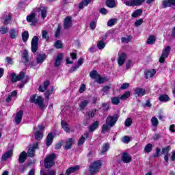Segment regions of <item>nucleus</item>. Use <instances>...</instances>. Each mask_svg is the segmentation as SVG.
Segmentation results:
<instances>
[{
  "label": "nucleus",
  "mask_w": 175,
  "mask_h": 175,
  "mask_svg": "<svg viewBox=\"0 0 175 175\" xmlns=\"http://www.w3.org/2000/svg\"><path fill=\"white\" fill-rule=\"evenodd\" d=\"M38 13L41 14V18L42 20L46 18L47 16V10H46V8L41 7L40 8H36L34 12H32L31 14L27 16V21L29 23H32V25H35V24H36V21H38L36 16Z\"/></svg>",
  "instance_id": "1"
},
{
  "label": "nucleus",
  "mask_w": 175,
  "mask_h": 175,
  "mask_svg": "<svg viewBox=\"0 0 175 175\" xmlns=\"http://www.w3.org/2000/svg\"><path fill=\"white\" fill-rule=\"evenodd\" d=\"M118 120L117 116H108L106 120V124L103 125L101 133H106V132H109L110 129L116 125Z\"/></svg>",
  "instance_id": "2"
},
{
  "label": "nucleus",
  "mask_w": 175,
  "mask_h": 175,
  "mask_svg": "<svg viewBox=\"0 0 175 175\" xmlns=\"http://www.w3.org/2000/svg\"><path fill=\"white\" fill-rule=\"evenodd\" d=\"M56 155L54 153L49 154L44 159V166L46 169H50L53 167L55 163Z\"/></svg>",
  "instance_id": "3"
},
{
  "label": "nucleus",
  "mask_w": 175,
  "mask_h": 175,
  "mask_svg": "<svg viewBox=\"0 0 175 175\" xmlns=\"http://www.w3.org/2000/svg\"><path fill=\"white\" fill-rule=\"evenodd\" d=\"M100 166H102V161H94L90 166L89 172L91 175L95 174V173H98L99 170L100 169Z\"/></svg>",
  "instance_id": "4"
},
{
  "label": "nucleus",
  "mask_w": 175,
  "mask_h": 175,
  "mask_svg": "<svg viewBox=\"0 0 175 175\" xmlns=\"http://www.w3.org/2000/svg\"><path fill=\"white\" fill-rule=\"evenodd\" d=\"M30 101L31 102V103H35L36 105H38L40 107V109H43V107H44L43 98L41 96L33 95L30 97Z\"/></svg>",
  "instance_id": "5"
},
{
  "label": "nucleus",
  "mask_w": 175,
  "mask_h": 175,
  "mask_svg": "<svg viewBox=\"0 0 175 175\" xmlns=\"http://www.w3.org/2000/svg\"><path fill=\"white\" fill-rule=\"evenodd\" d=\"M38 147H39V142H36L33 145H30L27 151L28 157L33 158L35 157V151L38 150Z\"/></svg>",
  "instance_id": "6"
},
{
  "label": "nucleus",
  "mask_w": 175,
  "mask_h": 175,
  "mask_svg": "<svg viewBox=\"0 0 175 175\" xmlns=\"http://www.w3.org/2000/svg\"><path fill=\"white\" fill-rule=\"evenodd\" d=\"M172 50V47L167 46L164 48V51H163L160 59L159 62L163 64L165 62V59L169 57V54L170 53V51Z\"/></svg>",
  "instance_id": "7"
},
{
  "label": "nucleus",
  "mask_w": 175,
  "mask_h": 175,
  "mask_svg": "<svg viewBox=\"0 0 175 175\" xmlns=\"http://www.w3.org/2000/svg\"><path fill=\"white\" fill-rule=\"evenodd\" d=\"M43 129H44L43 125H39L37 129H35V137L37 140H42L43 139V133L42 132Z\"/></svg>",
  "instance_id": "8"
},
{
  "label": "nucleus",
  "mask_w": 175,
  "mask_h": 175,
  "mask_svg": "<svg viewBox=\"0 0 175 175\" xmlns=\"http://www.w3.org/2000/svg\"><path fill=\"white\" fill-rule=\"evenodd\" d=\"M146 0H129L124 2L126 6H140Z\"/></svg>",
  "instance_id": "9"
},
{
  "label": "nucleus",
  "mask_w": 175,
  "mask_h": 175,
  "mask_svg": "<svg viewBox=\"0 0 175 175\" xmlns=\"http://www.w3.org/2000/svg\"><path fill=\"white\" fill-rule=\"evenodd\" d=\"M123 163H131L132 162V156L128 152H123L121 156Z\"/></svg>",
  "instance_id": "10"
},
{
  "label": "nucleus",
  "mask_w": 175,
  "mask_h": 175,
  "mask_svg": "<svg viewBox=\"0 0 175 175\" xmlns=\"http://www.w3.org/2000/svg\"><path fill=\"white\" fill-rule=\"evenodd\" d=\"M39 41V38L38 36H34L31 40V51L32 53H36L38 51V42Z\"/></svg>",
  "instance_id": "11"
},
{
  "label": "nucleus",
  "mask_w": 175,
  "mask_h": 175,
  "mask_svg": "<svg viewBox=\"0 0 175 175\" xmlns=\"http://www.w3.org/2000/svg\"><path fill=\"white\" fill-rule=\"evenodd\" d=\"M24 79V72H21L19 75H16V73L11 74V80L12 81H20V80H23Z\"/></svg>",
  "instance_id": "12"
},
{
  "label": "nucleus",
  "mask_w": 175,
  "mask_h": 175,
  "mask_svg": "<svg viewBox=\"0 0 175 175\" xmlns=\"http://www.w3.org/2000/svg\"><path fill=\"white\" fill-rule=\"evenodd\" d=\"M162 6L164 8L175 6V0H164L162 3Z\"/></svg>",
  "instance_id": "13"
},
{
  "label": "nucleus",
  "mask_w": 175,
  "mask_h": 175,
  "mask_svg": "<svg viewBox=\"0 0 175 175\" xmlns=\"http://www.w3.org/2000/svg\"><path fill=\"white\" fill-rule=\"evenodd\" d=\"M64 25L65 29H68L73 25V24L72 23V18L70 16H67L65 18Z\"/></svg>",
  "instance_id": "14"
},
{
  "label": "nucleus",
  "mask_w": 175,
  "mask_h": 175,
  "mask_svg": "<svg viewBox=\"0 0 175 175\" xmlns=\"http://www.w3.org/2000/svg\"><path fill=\"white\" fill-rule=\"evenodd\" d=\"M23 114H24V112L23 111H19L16 113L14 118L16 124L21 123V121L23 120Z\"/></svg>",
  "instance_id": "15"
},
{
  "label": "nucleus",
  "mask_w": 175,
  "mask_h": 175,
  "mask_svg": "<svg viewBox=\"0 0 175 175\" xmlns=\"http://www.w3.org/2000/svg\"><path fill=\"white\" fill-rule=\"evenodd\" d=\"M126 59V54L122 53L119 55L118 59V64L119 66H122L124 65V63L125 62Z\"/></svg>",
  "instance_id": "16"
},
{
  "label": "nucleus",
  "mask_w": 175,
  "mask_h": 175,
  "mask_svg": "<svg viewBox=\"0 0 175 175\" xmlns=\"http://www.w3.org/2000/svg\"><path fill=\"white\" fill-rule=\"evenodd\" d=\"M9 33L11 39L18 38V29H10Z\"/></svg>",
  "instance_id": "17"
},
{
  "label": "nucleus",
  "mask_w": 175,
  "mask_h": 175,
  "mask_svg": "<svg viewBox=\"0 0 175 175\" xmlns=\"http://www.w3.org/2000/svg\"><path fill=\"white\" fill-rule=\"evenodd\" d=\"M79 169L80 166L79 165L71 167L66 170L65 175H70L72 174V173H76V172H77V170H79Z\"/></svg>",
  "instance_id": "18"
},
{
  "label": "nucleus",
  "mask_w": 175,
  "mask_h": 175,
  "mask_svg": "<svg viewBox=\"0 0 175 175\" xmlns=\"http://www.w3.org/2000/svg\"><path fill=\"white\" fill-rule=\"evenodd\" d=\"M73 144H75V139L72 138L68 139L64 146L65 150H70Z\"/></svg>",
  "instance_id": "19"
},
{
  "label": "nucleus",
  "mask_w": 175,
  "mask_h": 175,
  "mask_svg": "<svg viewBox=\"0 0 175 175\" xmlns=\"http://www.w3.org/2000/svg\"><path fill=\"white\" fill-rule=\"evenodd\" d=\"M90 137V133H85L83 135H82L78 142V146H83L84 142H85V138L88 139Z\"/></svg>",
  "instance_id": "20"
},
{
  "label": "nucleus",
  "mask_w": 175,
  "mask_h": 175,
  "mask_svg": "<svg viewBox=\"0 0 175 175\" xmlns=\"http://www.w3.org/2000/svg\"><path fill=\"white\" fill-rule=\"evenodd\" d=\"M27 157H28V154L26 153L25 151L22 152L18 157V161L20 163H24L25 161H27Z\"/></svg>",
  "instance_id": "21"
},
{
  "label": "nucleus",
  "mask_w": 175,
  "mask_h": 175,
  "mask_svg": "<svg viewBox=\"0 0 175 175\" xmlns=\"http://www.w3.org/2000/svg\"><path fill=\"white\" fill-rule=\"evenodd\" d=\"M62 58H64V55L62 53H59L55 59V66L58 67L61 65Z\"/></svg>",
  "instance_id": "22"
},
{
  "label": "nucleus",
  "mask_w": 175,
  "mask_h": 175,
  "mask_svg": "<svg viewBox=\"0 0 175 175\" xmlns=\"http://www.w3.org/2000/svg\"><path fill=\"white\" fill-rule=\"evenodd\" d=\"M54 139V135H53V133H49L46 137V146L47 147H49V146H51L53 144V140Z\"/></svg>",
  "instance_id": "23"
},
{
  "label": "nucleus",
  "mask_w": 175,
  "mask_h": 175,
  "mask_svg": "<svg viewBox=\"0 0 175 175\" xmlns=\"http://www.w3.org/2000/svg\"><path fill=\"white\" fill-rule=\"evenodd\" d=\"M84 62V59L83 58H80L79 59L78 62H77V65H76L75 66L72 67L70 72H75V70H76L77 69H79V68H80V66H81V65H83Z\"/></svg>",
  "instance_id": "24"
},
{
  "label": "nucleus",
  "mask_w": 175,
  "mask_h": 175,
  "mask_svg": "<svg viewBox=\"0 0 175 175\" xmlns=\"http://www.w3.org/2000/svg\"><path fill=\"white\" fill-rule=\"evenodd\" d=\"M41 175H56L57 172L54 170H41Z\"/></svg>",
  "instance_id": "25"
},
{
  "label": "nucleus",
  "mask_w": 175,
  "mask_h": 175,
  "mask_svg": "<svg viewBox=\"0 0 175 175\" xmlns=\"http://www.w3.org/2000/svg\"><path fill=\"white\" fill-rule=\"evenodd\" d=\"M2 20H3V23L5 24V25H8V24L10 23V20H12V16L6 13L3 16Z\"/></svg>",
  "instance_id": "26"
},
{
  "label": "nucleus",
  "mask_w": 175,
  "mask_h": 175,
  "mask_svg": "<svg viewBox=\"0 0 175 175\" xmlns=\"http://www.w3.org/2000/svg\"><path fill=\"white\" fill-rule=\"evenodd\" d=\"M62 128H63L64 131L66 132L67 133H69L70 132V127H69V125H68V123L62 120L61 122Z\"/></svg>",
  "instance_id": "27"
},
{
  "label": "nucleus",
  "mask_w": 175,
  "mask_h": 175,
  "mask_svg": "<svg viewBox=\"0 0 175 175\" xmlns=\"http://www.w3.org/2000/svg\"><path fill=\"white\" fill-rule=\"evenodd\" d=\"M12 155H13V150H10L2 155L1 159L2 161H6L8 158H10Z\"/></svg>",
  "instance_id": "28"
},
{
  "label": "nucleus",
  "mask_w": 175,
  "mask_h": 175,
  "mask_svg": "<svg viewBox=\"0 0 175 175\" xmlns=\"http://www.w3.org/2000/svg\"><path fill=\"white\" fill-rule=\"evenodd\" d=\"M50 85V82H49L48 81L44 82L43 85H40L39 87V91L40 92H44V91H46V90H47V88H49V85Z\"/></svg>",
  "instance_id": "29"
},
{
  "label": "nucleus",
  "mask_w": 175,
  "mask_h": 175,
  "mask_svg": "<svg viewBox=\"0 0 175 175\" xmlns=\"http://www.w3.org/2000/svg\"><path fill=\"white\" fill-rule=\"evenodd\" d=\"M155 70H150L145 72V77L146 79H150V77H153L155 75Z\"/></svg>",
  "instance_id": "30"
},
{
  "label": "nucleus",
  "mask_w": 175,
  "mask_h": 175,
  "mask_svg": "<svg viewBox=\"0 0 175 175\" xmlns=\"http://www.w3.org/2000/svg\"><path fill=\"white\" fill-rule=\"evenodd\" d=\"M135 93L138 96H143L146 95V90L142 88H138L135 89Z\"/></svg>",
  "instance_id": "31"
},
{
  "label": "nucleus",
  "mask_w": 175,
  "mask_h": 175,
  "mask_svg": "<svg viewBox=\"0 0 175 175\" xmlns=\"http://www.w3.org/2000/svg\"><path fill=\"white\" fill-rule=\"evenodd\" d=\"M156 40H157V38H155V36L150 35L148 38L146 43H147V44H154V43H155Z\"/></svg>",
  "instance_id": "32"
},
{
  "label": "nucleus",
  "mask_w": 175,
  "mask_h": 175,
  "mask_svg": "<svg viewBox=\"0 0 175 175\" xmlns=\"http://www.w3.org/2000/svg\"><path fill=\"white\" fill-rule=\"evenodd\" d=\"M98 126H99V122L95 121L92 125L90 126L89 131L90 132H94V131H95Z\"/></svg>",
  "instance_id": "33"
},
{
  "label": "nucleus",
  "mask_w": 175,
  "mask_h": 175,
  "mask_svg": "<svg viewBox=\"0 0 175 175\" xmlns=\"http://www.w3.org/2000/svg\"><path fill=\"white\" fill-rule=\"evenodd\" d=\"M46 56L45 54L39 55L37 57V64H42L44 59H46Z\"/></svg>",
  "instance_id": "34"
},
{
  "label": "nucleus",
  "mask_w": 175,
  "mask_h": 175,
  "mask_svg": "<svg viewBox=\"0 0 175 175\" xmlns=\"http://www.w3.org/2000/svg\"><path fill=\"white\" fill-rule=\"evenodd\" d=\"M91 2V0H84L82 2L79 3V9H84L85 6H88V5Z\"/></svg>",
  "instance_id": "35"
},
{
  "label": "nucleus",
  "mask_w": 175,
  "mask_h": 175,
  "mask_svg": "<svg viewBox=\"0 0 175 175\" xmlns=\"http://www.w3.org/2000/svg\"><path fill=\"white\" fill-rule=\"evenodd\" d=\"M106 5L108 8H116V1L115 0H107Z\"/></svg>",
  "instance_id": "36"
},
{
  "label": "nucleus",
  "mask_w": 175,
  "mask_h": 175,
  "mask_svg": "<svg viewBox=\"0 0 175 175\" xmlns=\"http://www.w3.org/2000/svg\"><path fill=\"white\" fill-rule=\"evenodd\" d=\"M109 79L106 77H102L100 75L98 76L97 79L96 80V82L98 83V84H103V83H106Z\"/></svg>",
  "instance_id": "37"
},
{
  "label": "nucleus",
  "mask_w": 175,
  "mask_h": 175,
  "mask_svg": "<svg viewBox=\"0 0 175 175\" xmlns=\"http://www.w3.org/2000/svg\"><path fill=\"white\" fill-rule=\"evenodd\" d=\"M105 46H106V43H105V41H103V40H101L98 42L97 47L99 50H103V49H105Z\"/></svg>",
  "instance_id": "38"
},
{
  "label": "nucleus",
  "mask_w": 175,
  "mask_h": 175,
  "mask_svg": "<svg viewBox=\"0 0 175 175\" xmlns=\"http://www.w3.org/2000/svg\"><path fill=\"white\" fill-rule=\"evenodd\" d=\"M160 102H169V96L166 94H162L159 96Z\"/></svg>",
  "instance_id": "39"
},
{
  "label": "nucleus",
  "mask_w": 175,
  "mask_h": 175,
  "mask_svg": "<svg viewBox=\"0 0 175 175\" xmlns=\"http://www.w3.org/2000/svg\"><path fill=\"white\" fill-rule=\"evenodd\" d=\"M29 38V33H28V31H25L22 33V39L23 42H27L28 39Z\"/></svg>",
  "instance_id": "40"
},
{
  "label": "nucleus",
  "mask_w": 175,
  "mask_h": 175,
  "mask_svg": "<svg viewBox=\"0 0 175 175\" xmlns=\"http://www.w3.org/2000/svg\"><path fill=\"white\" fill-rule=\"evenodd\" d=\"M143 13V11L139 9L134 11V12L131 14V17H133L134 18H136V17H139Z\"/></svg>",
  "instance_id": "41"
},
{
  "label": "nucleus",
  "mask_w": 175,
  "mask_h": 175,
  "mask_svg": "<svg viewBox=\"0 0 175 175\" xmlns=\"http://www.w3.org/2000/svg\"><path fill=\"white\" fill-rule=\"evenodd\" d=\"M100 75H99L96 70H94L90 73V77L96 81L98 79V77H99Z\"/></svg>",
  "instance_id": "42"
},
{
  "label": "nucleus",
  "mask_w": 175,
  "mask_h": 175,
  "mask_svg": "<svg viewBox=\"0 0 175 175\" xmlns=\"http://www.w3.org/2000/svg\"><path fill=\"white\" fill-rule=\"evenodd\" d=\"M111 103L117 106L120 105V97H112L111 98Z\"/></svg>",
  "instance_id": "43"
},
{
  "label": "nucleus",
  "mask_w": 175,
  "mask_h": 175,
  "mask_svg": "<svg viewBox=\"0 0 175 175\" xmlns=\"http://www.w3.org/2000/svg\"><path fill=\"white\" fill-rule=\"evenodd\" d=\"M109 148H110V144H105L103 146L102 150H101V154H105L107 151L109 150Z\"/></svg>",
  "instance_id": "44"
},
{
  "label": "nucleus",
  "mask_w": 175,
  "mask_h": 175,
  "mask_svg": "<svg viewBox=\"0 0 175 175\" xmlns=\"http://www.w3.org/2000/svg\"><path fill=\"white\" fill-rule=\"evenodd\" d=\"M151 122H152V126H154L155 128H157V126H158V124H159V122L158 121V118H157L156 117H152L151 118Z\"/></svg>",
  "instance_id": "45"
},
{
  "label": "nucleus",
  "mask_w": 175,
  "mask_h": 175,
  "mask_svg": "<svg viewBox=\"0 0 175 175\" xmlns=\"http://www.w3.org/2000/svg\"><path fill=\"white\" fill-rule=\"evenodd\" d=\"M0 32L2 33V35H5V33H8V32H9V28H8L6 26H2L0 28Z\"/></svg>",
  "instance_id": "46"
},
{
  "label": "nucleus",
  "mask_w": 175,
  "mask_h": 175,
  "mask_svg": "<svg viewBox=\"0 0 175 175\" xmlns=\"http://www.w3.org/2000/svg\"><path fill=\"white\" fill-rule=\"evenodd\" d=\"M145 152H151L152 151V144H148L145 146L144 148Z\"/></svg>",
  "instance_id": "47"
},
{
  "label": "nucleus",
  "mask_w": 175,
  "mask_h": 175,
  "mask_svg": "<svg viewBox=\"0 0 175 175\" xmlns=\"http://www.w3.org/2000/svg\"><path fill=\"white\" fill-rule=\"evenodd\" d=\"M131 96V92H126L122 96L120 97V99L122 100H125V99H128Z\"/></svg>",
  "instance_id": "48"
},
{
  "label": "nucleus",
  "mask_w": 175,
  "mask_h": 175,
  "mask_svg": "<svg viewBox=\"0 0 175 175\" xmlns=\"http://www.w3.org/2000/svg\"><path fill=\"white\" fill-rule=\"evenodd\" d=\"M88 103H90V100H84L83 101H82L79 105V107L81 109H84L87 105H88Z\"/></svg>",
  "instance_id": "49"
},
{
  "label": "nucleus",
  "mask_w": 175,
  "mask_h": 175,
  "mask_svg": "<svg viewBox=\"0 0 175 175\" xmlns=\"http://www.w3.org/2000/svg\"><path fill=\"white\" fill-rule=\"evenodd\" d=\"M170 151V146H167L162 149V154H163L164 155H167L169 154Z\"/></svg>",
  "instance_id": "50"
},
{
  "label": "nucleus",
  "mask_w": 175,
  "mask_h": 175,
  "mask_svg": "<svg viewBox=\"0 0 175 175\" xmlns=\"http://www.w3.org/2000/svg\"><path fill=\"white\" fill-rule=\"evenodd\" d=\"M23 58L25 62H28V51L24 50L23 53Z\"/></svg>",
  "instance_id": "51"
},
{
  "label": "nucleus",
  "mask_w": 175,
  "mask_h": 175,
  "mask_svg": "<svg viewBox=\"0 0 175 175\" xmlns=\"http://www.w3.org/2000/svg\"><path fill=\"white\" fill-rule=\"evenodd\" d=\"M116 23H117L116 18L111 19L108 21L107 25H108V27H113V25H114V24H116Z\"/></svg>",
  "instance_id": "52"
},
{
  "label": "nucleus",
  "mask_w": 175,
  "mask_h": 175,
  "mask_svg": "<svg viewBox=\"0 0 175 175\" xmlns=\"http://www.w3.org/2000/svg\"><path fill=\"white\" fill-rule=\"evenodd\" d=\"M55 47L56 49H62V42L57 40L55 42Z\"/></svg>",
  "instance_id": "53"
},
{
  "label": "nucleus",
  "mask_w": 175,
  "mask_h": 175,
  "mask_svg": "<svg viewBox=\"0 0 175 175\" xmlns=\"http://www.w3.org/2000/svg\"><path fill=\"white\" fill-rule=\"evenodd\" d=\"M125 126L129 127L132 125V119L131 118H129L126 120L124 122Z\"/></svg>",
  "instance_id": "54"
},
{
  "label": "nucleus",
  "mask_w": 175,
  "mask_h": 175,
  "mask_svg": "<svg viewBox=\"0 0 175 175\" xmlns=\"http://www.w3.org/2000/svg\"><path fill=\"white\" fill-rule=\"evenodd\" d=\"M42 39H45L47 40L49 39V33L47 32V31L46 30L42 31Z\"/></svg>",
  "instance_id": "55"
},
{
  "label": "nucleus",
  "mask_w": 175,
  "mask_h": 175,
  "mask_svg": "<svg viewBox=\"0 0 175 175\" xmlns=\"http://www.w3.org/2000/svg\"><path fill=\"white\" fill-rule=\"evenodd\" d=\"M85 88H86L85 84L82 83V84L80 85V87H79V93H80V94H83V92H84L85 91Z\"/></svg>",
  "instance_id": "56"
},
{
  "label": "nucleus",
  "mask_w": 175,
  "mask_h": 175,
  "mask_svg": "<svg viewBox=\"0 0 175 175\" xmlns=\"http://www.w3.org/2000/svg\"><path fill=\"white\" fill-rule=\"evenodd\" d=\"M131 36H129V37H123L122 38V42L123 43H129V42H131Z\"/></svg>",
  "instance_id": "57"
},
{
  "label": "nucleus",
  "mask_w": 175,
  "mask_h": 175,
  "mask_svg": "<svg viewBox=\"0 0 175 175\" xmlns=\"http://www.w3.org/2000/svg\"><path fill=\"white\" fill-rule=\"evenodd\" d=\"M110 90L109 86H105L102 91H103V95H106L109 92V90Z\"/></svg>",
  "instance_id": "58"
},
{
  "label": "nucleus",
  "mask_w": 175,
  "mask_h": 175,
  "mask_svg": "<svg viewBox=\"0 0 175 175\" xmlns=\"http://www.w3.org/2000/svg\"><path fill=\"white\" fill-rule=\"evenodd\" d=\"M122 142L123 143H129V142H131V137H128V136H124L123 137V138L122 139Z\"/></svg>",
  "instance_id": "59"
},
{
  "label": "nucleus",
  "mask_w": 175,
  "mask_h": 175,
  "mask_svg": "<svg viewBox=\"0 0 175 175\" xmlns=\"http://www.w3.org/2000/svg\"><path fill=\"white\" fill-rule=\"evenodd\" d=\"M143 24V19H139L135 21V27H140Z\"/></svg>",
  "instance_id": "60"
},
{
  "label": "nucleus",
  "mask_w": 175,
  "mask_h": 175,
  "mask_svg": "<svg viewBox=\"0 0 175 175\" xmlns=\"http://www.w3.org/2000/svg\"><path fill=\"white\" fill-rule=\"evenodd\" d=\"M95 113H96V109H93L90 111V113H88L89 117L91 118L95 117Z\"/></svg>",
  "instance_id": "61"
},
{
  "label": "nucleus",
  "mask_w": 175,
  "mask_h": 175,
  "mask_svg": "<svg viewBox=\"0 0 175 175\" xmlns=\"http://www.w3.org/2000/svg\"><path fill=\"white\" fill-rule=\"evenodd\" d=\"M90 27L91 28V29H95V28H96V22L93 21L90 23Z\"/></svg>",
  "instance_id": "62"
},
{
  "label": "nucleus",
  "mask_w": 175,
  "mask_h": 175,
  "mask_svg": "<svg viewBox=\"0 0 175 175\" xmlns=\"http://www.w3.org/2000/svg\"><path fill=\"white\" fill-rule=\"evenodd\" d=\"M61 33V27L58 26L55 32V38H58Z\"/></svg>",
  "instance_id": "63"
},
{
  "label": "nucleus",
  "mask_w": 175,
  "mask_h": 175,
  "mask_svg": "<svg viewBox=\"0 0 175 175\" xmlns=\"http://www.w3.org/2000/svg\"><path fill=\"white\" fill-rule=\"evenodd\" d=\"M131 66H132V61L129 60L127 62L126 64V69H130Z\"/></svg>",
  "instance_id": "64"
}]
</instances>
